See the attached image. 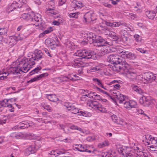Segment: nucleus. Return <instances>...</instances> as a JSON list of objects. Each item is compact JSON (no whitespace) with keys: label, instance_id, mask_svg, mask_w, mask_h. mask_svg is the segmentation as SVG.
Segmentation results:
<instances>
[{"label":"nucleus","instance_id":"obj_45","mask_svg":"<svg viewBox=\"0 0 157 157\" xmlns=\"http://www.w3.org/2000/svg\"><path fill=\"white\" fill-rule=\"evenodd\" d=\"M78 13H71L69 14V17H74L76 18H77L78 17Z\"/></svg>","mask_w":157,"mask_h":157},{"label":"nucleus","instance_id":"obj_33","mask_svg":"<svg viewBox=\"0 0 157 157\" xmlns=\"http://www.w3.org/2000/svg\"><path fill=\"white\" fill-rule=\"evenodd\" d=\"M55 7L54 3L52 1L49 2L48 4V7L46 8V10H55Z\"/></svg>","mask_w":157,"mask_h":157},{"label":"nucleus","instance_id":"obj_4","mask_svg":"<svg viewBox=\"0 0 157 157\" xmlns=\"http://www.w3.org/2000/svg\"><path fill=\"white\" fill-rule=\"evenodd\" d=\"M156 75H153L150 72L144 73L141 75V81L145 83L151 82L155 80Z\"/></svg>","mask_w":157,"mask_h":157},{"label":"nucleus","instance_id":"obj_54","mask_svg":"<svg viewBox=\"0 0 157 157\" xmlns=\"http://www.w3.org/2000/svg\"><path fill=\"white\" fill-rule=\"evenodd\" d=\"M128 16H129L132 19H134L135 18H136L137 17L136 15L133 13H129Z\"/></svg>","mask_w":157,"mask_h":157},{"label":"nucleus","instance_id":"obj_53","mask_svg":"<svg viewBox=\"0 0 157 157\" xmlns=\"http://www.w3.org/2000/svg\"><path fill=\"white\" fill-rule=\"evenodd\" d=\"M48 74L47 73H44L42 74H41L40 75L38 76V77H39V80H40L41 78H42V77H45L46 76H47L48 75Z\"/></svg>","mask_w":157,"mask_h":157},{"label":"nucleus","instance_id":"obj_60","mask_svg":"<svg viewBox=\"0 0 157 157\" xmlns=\"http://www.w3.org/2000/svg\"><path fill=\"white\" fill-rule=\"evenodd\" d=\"M100 92H101L103 94H106L107 96H109L110 98V96H111V94H109L107 92H105L104 91L102 90H101Z\"/></svg>","mask_w":157,"mask_h":157},{"label":"nucleus","instance_id":"obj_3","mask_svg":"<svg viewBox=\"0 0 157 157\" xmlns=\"http://www.w3.org/2000/svg\"><path fill=\"white\" fill-rule=\"evenodd\" d=\"M111 96L110 98L113 101H117L119 103H123L124 101L125 98L124 95L121 94L119 92H116V90L112 91L110 92Z\"/></svg>","mask_w":157,"mask_h":157},{"label":"nucleus","instance_id":"obj_47","mask_svg":"<svg viewBox=\"0 0 157 157\" xmlns=\"http://www.w3.org/2000/svg\"><path fill=\"white\" fill-rule=\"evenodd\" d=\"M53 29L52 27H50L47 28V29L45 30L44 32L46 34L49 33L53 31Z\"/></svg>","mask_w":157,"mask_h":157},{"label":"nucleus","instance_id":"obj_50","mask_svg":"<svg viewBox=\"0 0 157 157\" xmlns=\"http://www.w3.org/2000/svg\"><path fill=\"white\" fill-rule=\"evenodd\" d=\"M136 50L142 53H146L147 52V51L144 50V49L141 48H136Z\"/></svg>","mask_w":157,"mask_h":157},{"label":"nucleus","instance_id":"obj_32","mask_svg":"<svg viewBox=\"0 0 157 157\" xmlns=\"http://www.w3.org/2000/svg\"><path fill=\"white\" fill-rule=\"evenodd\" d=\"M19 127L20 129L27 128V121H23L22 123H20L19 124Z\"/></svg>","mask_w":157,"mask_h":157},{"label":"nucleus","instance_id":"obj_64","mask_svg":"<svg viewBox=\"0 0 157 157\" xmlns=\"http://www.w3.org/2000/svg\"><path fill=\"white\" fill-rule=\"evenodd\" d=\"M92 69L94 70L95 71H97L100 69V67L99 66H96L94 67H93Z\"/></svg>","mask_w":157,"mask_h":157},{"label":"nucleus","instance_id":"obj_22","mask_svg":"<svg viewBox=\"0 0 157 157\" xmlns=\"http://www.w3.org/2000/svg\"><path fill=\"white\" fill-rule=\"evenodd\" d=\"M106 45L101 49V53L103 55L112 52V50L110 48L109 46H107Z\"/></svg>","mask_w":157,"mask_h":157},{"label":"nucleus","instance_id":"obj_23","mask_svg":"<svg viewBox=\"0 0 157 157\" xmlns=\"http://www.w3.org/2000/svg\"><path fill=\"white\" fill-rule=\"evenodd\" d=\"M131 87L133 90L136 92L137 93L141 95H143L144 94L143 91L138 86L134 84H132Z\"/></svg>","mask_w":157,"mask_h":157},{"label":"nucleus","instance_id":"obj_8","mask_svg":"<svg viewBox=\"0 0 157 157\" xmlns=\"http://www.w3.org/2000/svg\"><path fill=\"white\" fill-rule=\"evenodd\" d=\"M124 71L126 74V76L130 80H133L136 79L137 76L136 72L134 70L130 68L129 64L128 67L125 68Z\"/></svg>","mask_w":157,"mask_h":157},{"label":"nucleus","instance_id":"obj_51","mask_svg":"<svg viewBox=\"0 0 157 157\" xmlns=\"http://www.w3.org/2000/svg\"><path fill=\"white\" fill-rule=\"evenodd\" d=\"M139 155L140 157H148L147 154L144 152H140V154Z\"/></svg>","mask_w":157,"mask_h":157},{"label":"nucleus","instance_id":"obj_34","mask_svg":"<svg viewBox=\"0 0 157 157\" xmlns=\"http://www.w3.org/2000/svg\"><path fill=\"white\" fill-rule=\"evenodd\" d=\"M118 151L124 157H125V155H126L125 152L127 151V148H124L122 147L118 149Z\"/></svg>","mask_w":157,"mask_h":157},{"label":"nucleus","instance_id":"obj_35","mask_svg":"<svg viewBox=\"0 0 157 157\" xmlns=\"http://www.w3.org/2000/svg\"><path fill=\"white\" fill-rule=\"evenodd\" d=\"M93 80L95 82L96 84H98L99 86L101 87L102 88H103L104 89H105V88L104 87L103 85L102 84L100 80H99L97 78H93Z\"/></svg>","mask_w":157,"mask_h":157},{"label":"nucleus","instance_id":"obj_27","mask_svg":"<svg viewBox=\"0 0 157 157\" xmlns=\"http://www.w3.org/2000/svg\"><path fill=\"white\" fill-rule=\"evenodd\" d=\"M126 33V31L125 30H122L121 31L122 40L124 43H126L127 42L128 39V38L124 34V33Z\"/></svg>","mask_w":157,"mask_h":157},{"label":"nucleus","instance_id":"obj_46","mask_svg":"<svg viewBox=\"0 0 157 157\" xmlns=\"http://www.w3.org/2000/svg\"><path fill=\"white\" fill-rule=\"evenodd\" d=\"M134 37L135 38V40L137 42H139L141 40V38L140 37V36L138 34H135L134 35Z\"/></svg>","mask_w":157,"mask_h":157},{"label":"nucleus","instance_id":"obj_40","mask_svg":"<svg viewBox=\"0 0 157 157\" xmlns=\"http://www.w3.org/2000/svg\"><path fill=\"white\" fill-rule=\"evenodd\" d=\"M145 138L146 139L145 141L148 144L149 142H150L149 141H150V140H151V139L153 137L151 135H145Z\"/></svg>","mask_w":157,"mask_h":157},{"label":"nucleus","instance_id":"obj_10","mask_svg":"<svg viewBox=\"0 0 157 157\" xmlns=\"http://www.w3.org/2000/svg\"><path fill=\"white\" fill-rule=\"evenodd\" d=\"M77 54L78 56L85 59H88L92 58L93 56L92 52L87 51L85 50L78 51Z\"/></svg>","mask_w":157,"mask_h":157},{"label":"nucleus","instance_id":"obj_56","mask_svg":"<svg viewBox=\"0 0 157 157\" xmlns=\"http://www.w3.org/2000/svg\"><path fill=\"white\" fill-rule=\"evenodd\" d=\"M137 112L138 113L140 114H144L145 116L148 117L147 115L145 113H144V111L140 109H138L137 110Z\"/></svg>","mask_w":157,"mask_h":157},{"label":"nucleus","instance_id":"obj_15","mask_svg":"<svg viewBox=\"0 0 157 157\" xmlns=\"http://www.w3.org/2000/svg\"><path fill=\"white\" fill-rule=\"evenodd\" d=\"M140 103L143 105L144 106L148 107L151 104L152 101L148 97L143 96L139 100Z\"/></svg>","mask_w":157,"mask_h":157},{"label":"nucleus","instance_id":"obj_41","mask_svg":"<svg viewBox=\"0 0 157 157\" xmlns=\"http://www.w3.org/2000/svg\"><path fill=\"white\" fill-rule=\"evenodd\" d=\"M71 128L72 129L77 130L81 132H83L82 130L80 127L75 125H72L71 126Z\"/></svg>","mask_w":157,"mask_h":157},{"label":"nucleus","instance_id":"obj_19","mask_svg":"<svg viewBox=\"0 0 157 157\" xmlns=\"http://www.w3.org/2000/svg\"><path fill=\"white\" fill-rule=\"evenodd\" d=\"M23 19L29 22H33L34 14L32 13H24L22 15Z\"/></svg>","mask_w":157,"mask_h":157},{"label":"nucleus","instance_id":"obj_9","mask_svg":"<svg viewBox=\"0 0 157 157\" xmlns=\"http://www.w3.org/2000/svg\"><path fill=\"white\" fill-rule=\"evenodd\" d=\"M96 19V15L91 11L86 13L82 18L83 22H90Z\"/></svg>","mask_w":157,"mask_h":157},{"label":"nucleus","instance_id":"obj_42","mask_svg":"<svg viewBox=\"0 0 157 157\" xmlns=\"http://www.w3.org/2000/svg\"><path fill=\"white\" fill-rule=\"evenodd\" d=\"M100 145H101L100 147H103L105 146H107L109 145V142L108 141H105L104 142L100 144Z\"/></svg>","mask_w":157,"mask_h":157},{"label":"nucleus","instance_id":"obj_16","mask_svg":"<svg viewBox=\"0 0 157 157\" xmlns=\"http://www.w3.org/2000/svg\"><path fill=\"white\" fill-rule=\"evenodd\" d=\"M101 29L104 31L105 30V34L109 35L110 37L113 39L114 40H117L118 39V35L114 32L109 31V30L107 29L106 27H103V29Z\"/></svg>","mask_w":157,"mask_h":157},{"label":"nucleus","instance_id":"obj_20","mask_svg":"<svg viewBox=\"0 0 157 157\" xmlns=\"http://www.w3.org/2000/svg\"><path fill=\"white\" fill-rule=\"evenodd\" d=\"M45 44L48 46H52L53 48H55L57 46L55 41L51 38H48L45 40Z\"/></svg>","mask_w":157,"mask_h":157},{"label":"nucleus","instance_id":"obj_14","mask_svg":"<svg viewBox=\"0 0 157 157\" xmlns=\"http://www.w3.org/2000/svg\"><path fill=\"white\" fill-rule=\"evenodd\" d=\"M34 21H35L38 23L35 25V26H37L41 29V28L43 27L44 25H43V21L40 14H37L34 16V15L33 22Z\"/></svg>","mask_w":157,"mask_h":157},{"label":"nucleus","instance_id":"obj_7","mask_svg":"<svg viewBox=\"0 0 157 157\" xmlns=\"http://www.w3.org/2000/svg\"><path fill=\"white\" fill-rule=\"evenodd\" d=\"M93 43L95 46L100 47L103 48L105 44L108 45H111L112 43L111 42H108L101 38L98 36H96V39L95 40L94 42Z\"/></svg>","mask_w":157,"mask_h":157},{"label":"nucleus","instance_id":"obj_1","mask_svg":"<svg viewBox=\"0 0 157 157\" xmlns=\"http://www.w3.org/2000/svg\"><path fill=\"white\" fill-rule=\"evenodd\" d=\"M35 64L34 61H28L25 59H22L20 62L19 67L21 71L24 73L27 72L31 67Z\"/></svg>","mask_w":157,"mask_h":157},{"label":"nucleus","instance_id":"obj_39","mask_svg":"<svg viewBox=\"0 0 157 157\" xmlns=\"http://www.w3.org/2000/svg\"><path fill=\"white\" fill-rule=\"evenodd\" d=\"M41 105L44 109H46L48 111H51V107L49 105H45L43 103H41Z\"/></svg>","mask_w":157,"mask_h":157},{"label":"nucleus","instance_id":"obj_24","mask_svg":"<svg viewBox=\"0 0 157 157\" xmlns=\"http://www.w3.org/2000/svg\"><path fill=\"white\" fill-rule=\"evenodd\" d=\"M72 6L75 8H81L84 6L83 4L80 1H75V2H73Z\"/></svg>","mask_w":157,"mask_h":157},{"label":"nucleus","instance_id":"obj_12","mask_svg":"<svg viewBox=\"0 0 157 157\" xmlns=\"http://www.w3.org/2000/svg\"><path fill=\"white\" fill-rule=\"evenodd\" d=\"M43 56V53L40 50H35V53L32 55V58L29 59V61H34V60H38L42 58Z\"/></svg>","mask_w":157,"mask_h":157},{"label":"nucleus","instance_id":"obj_38","mask_svg":"<svg viewBox=\"0 0 157 157\" xmlns=\"http://www.w3.org/2000/svg\"><path fill=\"white\" fill-rule=\"evenodd\" d=\"M129 103L130 107V109L132 108H135L136 107V103L134 101H129Z\"/></svg>","mask_w":157,"mask_h":157},{"label":"nucleus","instance_id":"obj_59","mask_svg":"<svg viewBox=\"0 0 157 157\" xmlns=\"http://www.w3.org/2000/svg\"><path fill=\"white\" fill-rule=\"evenodd\" d=\"M113 86L115 89H119L121 87L120 85L118 84V83H117L113 85Z\"/></svg>","mask_w":157,"mask_h":157},{"label":"nucleus","instance_id":"obj_62","mask_svg":"<svg viewBox=\"0 0 157 157\" xmlns=\"http://www.w3.org/2000/svg\"><path fill=\"white\" fill-rule=\"evenodd\" d=\"M150 147L151 148V151H157V147H156L155 146H152V145L150 146Z\"/></svg>","mask_w":157,"mask_h":157},{"label":"nucleus","instance_id":"obj_58","mask_svg":"<svg viewBox=\"0 0 157 157\" xmlns=\"http://www.w3.org/2000/svg\"><path fill=\"white\" fill-rule=\"evenodd\" d=\"M7 107L9 108H10V112H13L14 111L13 109L14 107L12 106V105L10 104H9L7 105Z\"/></svg>","mask_w":157,"mask_h":157},{"label":"nucleus","instance_id":"obj_30","mask_svg":"<svg viewBox=\"0 0 157 157\" xmlns=\"http://www.w3.org/2000/svg\"><path fill=\"white\" fill-rule=\"evenodd\" d=\"M11 69V72L14 74L17 75L18 73H20L19 71H21L19 70V66L17 67L12 68Z\"/></svg>","mask_w":157,"mask_h":157},{"label":"nucleus","instance_id":"obj_13","mask_svg":"<svg viewBox=\"0 0 157 157\" xmlns=\"http://www.w3.org/2000/svg\"><path fill=\"white\" fill-rule=\"evenodd\" d=\"M39 148L37 146L33 144L27 148L25 151V155L28 156L31 154H33L36 152Z\"/></svg>","mask_w":157,"mask_h":157},{"label":"nucleus","instance_id":"obj_2","mask_svg":"<svg viewBox=\"0 0 157 157\" xmlns=\"http://www.w3.org/2000/svg\"><path fill=\"white\" fill-rule=\"evenodd\" d=\"M124 62V63L120 62L113 63L111 65V69L114 71L117 72H119L121 70L124 71L125 68L128 67V64L126 62L125 60Z\"/></svg>","mask_w":157,"mask_h":157},{"label":"nucleus","instance_id":"obj_18","mask_svg":"<svg viewBox=\"0 0 157 157\" xmlns=\"http://www.w3.org/2000/svg\"><path fill=\"white\" fill-rule=\"evenodd\" d=\"M112 121L115 123L120 125H124L126 124V122L124 121L122 119L118 118L117 116L113 114L111 116Z\"/></svg>","mask_w":157,"mask_h":157},{"label":"nucleus","instance_id":"obj_6","mask_svg":"<svg viewBox=\"0 0 157 157\" xmlns=\"http://www.w3.org/2000/svg\"><path fill=\"white\" fill-rule=\"evenodd\" d=\"M107 60L111 64L120 63H124L125 59L117 55L111 54L108 57Z\"/></svg>","mask_w":157,"mask_h":157},{"label":"nucleus","instance_id":"obj_43","mask_svg":"<svg viewBox=\"0 0 157 157\" xmlns=\"http://www.w3.org/2000/svg\"><path fill=\"white\" fill-rule=\"evenodd\" d=\"M40 80L39 79V77H38V76H37L32 79H30L29 81H28V83H31L32 82L36 81H38Z\"/></svg>","mask_w":157,"mask_h":157},{"label":"nucleus","instance_id":"obj_28","mask_svg":"<svg viewBox=\"0 0 157 157\" xmlns=\"http://www.w3.org/2000/svg\"><path fill=\"white\" fill-rule=\"evenodd\" d=\"M157 12V9L154 10V11H150L147 16L149 19H153L155 17Z\"/></svg>","mask_w":157,"mask_h":157},{"label":"nucleus","instance_id":"obj_29","mask_svg":"<svg viewBox=\"0 0 157 157\" xmlns=\"http://www.w3.org/2000/svg\"><path fill=\"white\" fill-rule=\"evenodd\" d=\"M41 67L40 66L37 67L30 72L29 73V74L30 75H31L35 74H37L38 72H39L41 70Z\"/></svg>","mask_w":157,"mask_h":157},{"label":"nucleus","instance_id":"obj_26","mask_svg":"<svg viewBox=\"0 0 157 157\" xmlns=\"http://www.w3.org/2000/svg\"><path fill=\"white\" fill-rule=\"evenodd\" d=\"M114 27H118L121 25L126 27H128V25L127 24L121 21H120L118 22H114Z\"/></svg>","mask_w":157,"mask_h":157},{"label":"nucleus","instance_id":"obj_57","mask_svg":"<svg viewBox=\"0 0 157 157\" xmlns=\"http://www.w3.org/2000/svg\"><path fill=\"white\" fill-rule=\"evenodd\" d=\"M114 22H105V24L108 26H112L113 27H114Z\"/></svg>","mask_w":157,"mask_h":157},{"label":"nucleus","instance_id":"obj_31","mask_svg":"<svg viewBox=\"0 0 157 157\" xmlns=\"http://www.w3.org/2000/svg\"><path fill=\"white\" fill-rule=\"evenodd\" d=\"M11 136L13 138H15L16 139H20L22 138L23 136V135L21 133L17 134L15 132L12 133Z\"/></svg>","mask_w":157,"mask_h":157},{"label":"nucleus","instance_id":"obj_25","mask_svg":"<svg viewBox=\"0 0 157 157\" xmlns=\"http://www.w3.org/2000/svg\"><path fill=\"white\" fill-rule=\"evenodd\" d=\"M48 99L51 101L56 102L59 100L56 95L55 94H48Z\"/></svg>","mask_w":157,"mask_h":157},{"label":"nucleus","instance_id":"obj_55","mask_svg":"<svg viewBox=\"0 0 157 157\" xmlns=\"http://www.w3.org/2000/svg\"><path fill=\"white\" fill-rule=\"evenodd\" d=\"M6 32L4 31V29L0 28V36L5 35Z\"/></svg>","mask_w":157,"mask_h":157},{"label":"nucleus","instance_id":"obj_48","mask_svg":"<svg viewBox=\"0 0 157 157\" xmlns=\"http://www.w3.org/2000/svg\"><path fill=\"white\" fill-rule=\"evenodd\" d=\"M55 10H46V12L47 14L50 13L53 15H56V13L54 12Z\"/></svg>","mask_w":157,"mask_h":157},{"label":"nucleus","instance_id":"obj_36","mask_svg":"<svg viewBox=\"0 0 157 157\" xmlns=\"http://www.w3.org/2000/svg\"><path fill=\"white\" fill-rule=\"evenodd\" d=\"M51 153L52 154L54 153V155H56V154L58 155H61L64 154L65 153V151L63 150H62L60 151L57 150L56 151H51Z\"/></svg>","mask_w":157,"mask_h":157},{"label":"nucleus","instance_id":"obj_21","mask_svg":"<svg viewBox=\"0 0 157 157\" xmlns=\"http://www.w3.org/2000/svg\"><path fill=\"white\" fill-rule=\"evenodd\" d=\"M121 53H123V54L126 56L127 59H134L136 58V56L133 53L128 51L123 52Z\"/></svg>","mask_w":157,"mask_h":157},{"label":"nucleus","instance_id":"obj_17","mask_svg":"<svg viewBox=\"0 0 157 157\" xmlns=\"http://www.w3.org/2000/svg\"><path fill=\"white\" fill-rule=\"evenodd\" d=\"M64 106L66 107L68 110L71 111L72 113L74 114L79 113L77 108H76L75 106L73 105L71 103H66L64 105Z\"/></svg>","mask_w":157,"mask_h":157},{"label":"nucleus","instance_id":"obj_49","mask_svg":"<svg viewBox=\"0 0 157 157\" xmlns=\"http://www.w3.org/2000/svg\"><path fill=\"white\" fill-rule=\"evenodd\" d=\"M13 100V101H16V99H13V98H11L10 99H4L2 103H3L4 102L6 104L7 103H8V102L10 100V101H11ZM2 106H4V107L6 106V105H5V106L4 105H3V104H2Z\"/></svg>","mask_w":157,"mask_h":157},{"label":"nucleus","instance_id":"obj_44","mask_svg":"<svg viewBox=\"0 0 157 157\" xmlns=\"http://www.w3.org/2000/svg\"><path fill=\"white\" fill-rule=\"evenodd\" d=\"M124 107L128 109H130V104L129 103V101H126L124 103Z\"/></svg>","mask_w":157,"mask_h":157},{"label":"nucleus","instance_id":"obj_61","mask_svg":"<svg viewBox=\"0 0 157 157\" xmlns=\"http://www.w3.org/2000/svg\"><path fill=\"white\" fill-rule=\"evenodd\" d=\"M103 5L106 7H107L109 8H111L112 7V6L111 4H110L106 3H104L103 4Z\"/></svg>","mask_w":157,"mask_h":157},{"label":"nucleus","instance_id":"obj_5","mask_svg":"<svg viewBox=\"0 0 157 157\" xmlns=\"http://www.w3.org/2000/svg\"><path fill=\"white\" fill-rule=\"evenodd\" d=\"M87 105L94 109L97 110L98 112H107V110L106 109L102 107L101 105L96 101H89L87 103Z\"/></svg>","mask_w":157,"mask_h":157},{"label":"nucleus","instance_id":"obj_63","mask_svg":"<svg viewBox=\"0 0 157 157\" xmlns=\"http://www.w3.org/2000/svg\"><path fill=\"white\" fill-rule=\"evenodd\" d=\"M19 124L15 126L14 127H13L12 128V129L13 130H19L20 129V128L19 127Z\"/></svg>","mask_w":157,"mask_h":157},{"label":"nucleus","instance_id":"obj_52","mask_svg":"<svg viewBox=\"0 0 157 157\" xmlns=\"http://www.w3.org/2000/svg\"><path fill=\"white\" fill-rule=\"evenodd\" d=\"M63 79H64L65 78L69 79L70 80H71L72 81H75L76 80H78V79H75L73 78L72 77L70 76H64V77H63Z\"/></svg>","mask_w":157,"mask_h":157},{"label":"nucleus","instance_id":"obj_37","mask_svg":"<svg viewBox=\"0 0 157 157\" xmlns=\"http://www.w3.org/2000/svg\"><path fill=\"white\" fill-rule=\"evenodd\" d=\"M150 142H149V144H152V146H155V145H156V143H157V139L153 137L151 140H150V141H149Z\"/></svg>","mask_w":157,"mask_h":157},{"label":"nucleus","instance_id":"obj_11","mask_svg":"<svg viewBox=\"0 0 157 157\" xmlns=\"http://www.w3.org/2000/svg\"><path fill=\"white\" fill-rule=\"evenodd\" d=\"M84 37L86 38L88 42L90 44H92L94 42L95 40L96 39V36L92 33L88 31H86L84 32L83 34Z\"/></svg>","mask_w":157,"mask_h":157}]
</instances>
